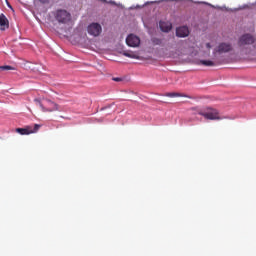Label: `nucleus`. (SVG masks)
<instances>
[{"label":"nucleus","mask_w":256,"mask_h":256,"mask_svg":"<svg viewBox=\"0 0 256 256\" xmlns=\"http://www.w3.org/2000/svg\"><path fill=\"white\" fill-rule=\"evenodd\" d=\"M87 33L91 37H99L103 33V27L97 22H93L87 26Z\"/></svg>","instance_id":"nucleus-4"},{"label":"nucleus","mask_w":256,"mask_h":256,"mask_svg":"<svg viewBox=\"0 0 256 256\" xmlns=\"http://www.w3.org/2000/svg\"><path fill=\"white\" fill-rule=\"evenodd\" d=\"M1 71H13V67L6 65V66H0Z\"/></svg>","instance_id":"nucleus-16"},{"label":"nucleus","mask_w":256,"mask_h":256,"mask_svg":"<svg viewBox=\"0 0 256 256\" xmlns=\"http://www.w3.org/2000/svg\"><path fill=\"white\" fill-rule=\"evenodd\" d=\"M106 3H109L110 5H117V7H121L123 9V4L121 3H116L115 1L113 0H110V1H107Z\"/></svg>","instance_id":"nucleus-17"},{"label":"nucleus","mask_w":256,"mask_h":256,"mask_svg":"<svg viewBox=\"0 0 256 256\" xmlns=\"http://www.w3.org/2000/svg\"><path fill=\"white\" fill-rule=\"evenodd\" d=\"M52 17H54V21H56L58 25H69L72 21L71 12L65 9H56L52 12Z\"/></svg>","instance_id":"nucleus-2"},{"label":"nucleus","mask_w":256,"mask_h":256,"mask_svg":"<svg viewBox=\"0 0 256 256\" xmlns=\"http://www.w3.org/2000/svg\"><path fill=\"white\" fill-rule=\"evenodd\" d=\"M84 37H87V34H84Z\"/></svg>","instance_id":"nucleus-24"},{"label":"nucleus","mask_w":256,"mask_h":256,"mask_svg":"<svg viewBox=\"0 0 256 256\" xmlns=\"http://www.w3.org/2000/svg\"><path fill=\"white\" fill-rule=\"evenodd\" d=\"M5 29H9V20L3 14H0V30L5 31Z\"/></svg>","instance_id":"nucleus-11"},{"label":"nucleus","mask_w":256,"mask_h":256,"mask_svg":"<svg viewBox=\"0 0 256 256\" xmlns=\"http://www.w3.org/2000/svg\"><path fill=\"white\" fill-rule=\"evenodd\" d=\"M166 97H179V93H167Z\"/></svg>","instance_id":"nucleus-19"},{"label":"nucleus","mask_w":256,"mask_h":256,"mask_svg":"<svg viewBox=\"0 0 256 256\" xmlns=\"http://www.w3.org/2000/svg\"><path fill=\"white\" fill-rule=\"evenodd\" d=\"M34 102L36 103V105H39L43 113H53V111H61L59 105L49 99H46L44 100V103H41V99L35 98Z\"/></svg>","instance_id":"nucleus-3"},{"label":"nucleus","mask_w":256,"mask_h":256,"mask_svg":"<svg viewBox=\"0 0 256 256\" xmlns=\"http://www.w3.org/2000/svg\"><path fill=\"white\" fill-rule=\"evenodd\" d=\"M195 3H201L202 5H208V7H212V9H220V11H241V9H247V7H249L248 5H243V6H240L239 8H234V9H229L225 6H215V5H212L208 2H195Z\"/></svg>","instance_id":"nucleus-8"},{"label":"nucleus","mask_w":256,"mask_h":256,"mask_svg":"<svg viewBox=\"0 0 256 256\" xmlns=\"http://www.w3.org/2000/svg\"><path fill=\"white\" fill-rule=\"evenodd\" d=\"M205 47H206V49L208 50V51H211V43H206L205 44Z\"/></svg>","instance_id":"nucleus-20"},{"label":"nucleus","mask_w":256,"mask_h":256,"mask_svg":"<svg viewBox=\"0 0 256 256\" xmlns=\"http://www.w3.org/2000/svg\"><path fill=\"white\" fill-rule=\"evenodd\" d=\"M40 3H49V0H39Z\"/></svg>","instance_id":"nucleus-23"},{"label":"nucleus","mask_w":256,"mask_h":256,"mask_svg":"<svg viewBox=\"0 0 256 256\" xmlns=\"http://www.w3.org/2000/svg\"><path fill=\"white\" fill-rule=\"evenodd\" d=\"M177 37H189V28L187 26H181L176 29Z\"/></svg>","instance_id":"nucleus-10"},{"label":"nucleus","mask_w":256,"mask_h":256,"mask_svg":"<svg viewBox=\"0 0 256 256\" xmlns=\"http://www.w3.org/2000/svg\"><path fill=\"white\" fill-rule=\"evenodd\" d=\"M44 107H45L46 109H49V107H50L51 109H53V107H55V106H53V105H44Z\"/></svg>","instance_id":"nucleus-22"},{"label":"nucleus","mask_w":256,"mask_h":256,"mask_svg":"<svg viewBox=\"0 0 256 256\" xmlns=\"http://www.w3.org/2000/svg\"><path fill=\"white\" fill-rule=\"evenodd\" d=\"M199 115H202V117H205V119H210L211 121L223 119L222 117L219 116V112L213 108H207L204 111H200Z\"/></svg>","instance_id":"nucleus-5"},{"label":"nucleus","mask_w":256,"mask_h":256,"mask_svg":"<svg viewBox=\"0 0 256 256\" xmlns=\"http://www.w3.org/2000/svg\"><path fill=\"white\" fill-rule=\"evenodd\" d=\"M122 55H124V57H128L129 59H139V54L132 51H123Z\"/></svg>","instance_id":"nucleus-13"},{"label":"nucleus","mask_w":256,"mask_h":256,"mask_svg":"<svg viewBox=\"0 0 256 256\" xmlns=\"http://www.w3.org/2000/svg\"><path fill=\"white\" fill-rule=\"evenodd\" d=\"M41 129V125L35 124L34 126H27L25 128H17L16 132L19 133V135H32L33 133H37Z\"/></svg>","instance_id":"nucleus-7"},{"label":"nucleus","mask_w":256,"mask_h":256,"mask_svg":"<svg viewBox=\"0 0 256 256\" xmlns=\"http://www.w3.org/2000/svg\"><path fill=\"white\" fill-rule=\"evenodd\" d=\"M28 65H29L28 68L32 69V71H37L38 73H43V66H41V65L31 66V65H33L31 63H28Z\"/></svg>","instance_id":"nucleus-14"},{"label":"nucleus","mask_w":256,"mask_h":256,"mask_svg":"<svg viewBox=\"0 0 256 256\" xmlns=\"http://www.w3.org/2000/svg\"><path fill=\"white\" fill-rule=\"evenodd\" d=\"M126 45L128 47H139L141 45V38L135 34H130L126 38Z\"/></svg>","instance_id":"nucleus-9"},{"label":"nucleus","mask_w":256,"mask_h":256,"mask_svg":"<svg viewBox=\"0 0 256 256\" xmlns=\"http://www.w3.org/2000/svg\"><path fill=\"white\" fill-rule=\"evenodd\" d=\"M237 45L239 47L238 55L243 59L256 57V35L244 33L239 36Z\"/></svg>","instance_id":"nucleus-1"},{"label":"nucleus","mask_w":256,"mask_h":256,"mask_svg":"<svg viewBox=\"0 0 256 256\" xmlns=\"http://www.w3.org/2000/svg\"><path fill=\"white\" fill-rule=\"evenodd\" d=\"M152 43L154 45H161V39H159V38H152Z\"/></svg>","instance_id":"nucleus-18"},{"label":"nucleus","mask_w":256,"mask_h":256,"mask_svg":"<svg viewBox=\"0 0 256 256\" xmlns=\"http://www.w3.org/2000/svg\"><path fill=\"white\" fill-rule=\"evenodd\" d=\"M200 65H204L205 67H213V65H215V62L211 60H201Z\"/></svg>","instance_id":"nucleus-15"},{"label":"nucleus","mask_w":256,"mask_h":256,"mask_svg":"<svg viewBox=\"0 0 256 256\" xmlns=\"http://www.w3.org/2000/svg\"><path fill=\"white\" fill-rule=\"evenodd\" d=\"M233 51V44L229 42H221L218 46L214 49V54L218 53L219 55H223V53H230Z\"/></svg>","instance_id":"nucleus-6"},{"label":"nucleus","mask_w":256,"mask_h":256,"mask_svg":"<svg viewBox=\"0 0 256 256\" xmlns=\"http://www.w3.org/2000/svg\"><path fill=\"white\" fill-rule=\"evenodd\" d=\"M113 81H116L117 83H119V81H123V79H121L119 77H115V78H113Z\"/></svg>","instance_id":"nucleus-21"},{"label":"nucleus","mask_w":256,"mask_h":256,"mask_svg":"<svg viewBox=\"0 0 256 256\" xmlns=\"http://www.w3.org/2000/svg\"><path fill=\"white\" fill-rule=\"evenodd\" d=\"M159 27L161 31H163L164 33H169V31H171V29L173 28L171 22H165V21H161L159 23Z\"/></svg>","instance_id":"nucleus-12"}]
</instances>
